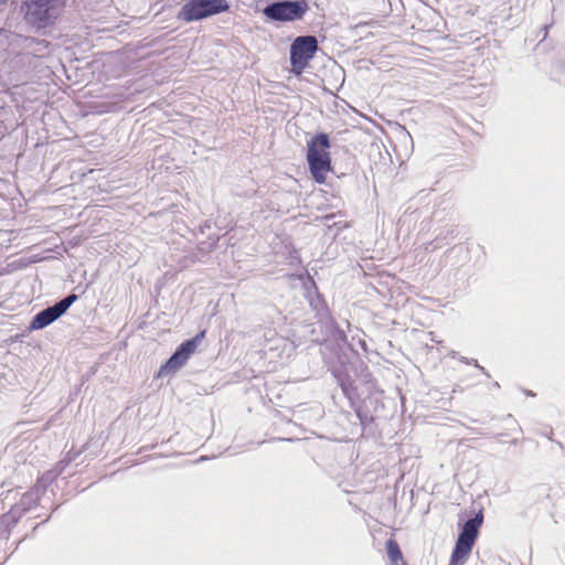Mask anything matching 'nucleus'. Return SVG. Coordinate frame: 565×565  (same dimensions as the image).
Returning <instances> with one entry per match:
<instances>
[{
    "label": "nucleus",
    "mask_w": 565,
    "mask_h": 565,
    "mask_svg": "<svg viewBox=\"0 0 565 565\" xmlns=\"http://www.w3.org/2000/svg\"><path fill=\"white\" fill-rule=\"evenodd\" d=\"M350 407L360 420L362 436L376 438L381 436V427L393 418L396 403L375 386L374 381L363 384L347 395Z\"/></svg>",
    "instance_id": "obj_1"
},
{
    "label": "nucleus",
    "mask_w": 565,
    "mask_h": 565,
    "mask_svg": "<svg viewBox=\"0 0 565 565\" xmlns=\"http://www.w3.org/2000/svg\"><path fill=\"white\" fill-rule=\"evenodd\" d=\"M326 364L344 397L373 380L369 366L354 349L340 350Z\"/></svg>",
    "instance_id": "obj_2"
},
{
    "label": "nucleus",
    "mask_w": 565,
    "mask_h": 565,
    "mask_svg": "<svg viewBox=\"0 0 565 565\" xmlns=\"http://www.w3.org/2000/svg\"><path fill=\"white\" fill-rule=\"evenodd\" d=\"M68 0H20L19 14L33 32L44 34L53 28Z\"/></svg>",
    "instance_id": "obj_3"
},
{
    "label": "nucleus",
    "mask_w": 565,
    "mask_h": 565,
    "mask_svg": "<svg viewBox=\"0 0 565 565\" xmlns=\"http://www.w3.org/2000/svg\"><path fill=\"white\" fill-rule=\"evenodd\" d=\"M331 139L328 132L317 131L307 141L306 161L311 179L324 184L328 173L335 174L331 157Z\"/></svg>",
    "instance_id": "obj_4"
},
{
    "label": "nucleus",
    "mask_w": 565,
    "mask_h": 565,
    "mask_svg": "<svg viewBox=\"0 0 565 565\" xmlns=\"http://www.w3.org/2000/svg\"><path fill=\"white\" fill-rule=\"evenodd\" d=\"M310 10L308 0H271L257 9L263 13L266 23L284 24L303 19Z\"/></svg>",
    "instance_id": "obj_5"
},
{
    "label": "nucleus",
    "mask_w": 565,
    "mask_h": 565,
    "mask_svg": "<svg viewBox=\"0 0 565 565\" xmlns=\"http://www.w3.org/2000/svg\"><path fill=\"white\" fill-rule=\"evenodd\" d=\"M230 11L231 3L227 0H185L177 13V20L189 24Z\"/></svg>",
    "instance_id": "obj_6"
},
{
    "label": "nucleus",
    "mask_w": 565,
    "mask_h": 565,
    "mask_svg": "<svg viewBox=\"0 0 565 565\" xmlns=\"http://www.w3.org/2000/svg\"><path fill=\"white\" fill-rule=\"evenodd\" d=\"M320 50L318 39L315 35H299L294 39L289 46V72L296 77H300L310 66Z\"/></svg>",
    "instance_id": "obj_7"
},
{
    "label": "nucleus",
    "mask_w": 565,
    "mask_h": 565,
    "mask_svg": "<svg viewBox=\"0 0 565 565\" xmlns=\"http://www.w3.org/2000/svg\"><path fill=\"white\" fill-rule=\"evenodd\" d=\"M206 335V330H200L195 335L182 341L172 354L160 365L156 377H167L180 371L195 353Z\"/></svg>",
    "instance_id": "obj_8"
},
{
    "label": "nucleus",
    "mask_w": 565,
    "mask_h": 565,
    "mask_svg": "<svg viewBox=\"0 0 565 565\" xmlns=\"http://www.w3.org/2000/svg\"><path fill=\"white\" fill-rule=\"evenodd\" d=\"M77 300L78 295L75 292H70L67 296L55 301L53 305L41 309L29 321L26 331L32 332L43 330L51 326L61 317H63Z\"/></svg>",
    "instance_id": "obj_9"
},
{
    "label": "nucleus",
    "mask_w": 565,
    "mask_h": 565,
    "mask_svg": "<svg viewBox=\"0 0 565 565\" xmlns=\"http://www.w3.org/2000/svg\"><path fill=\"white\" fill-rule=\"evenodd\" d=\"M484 521V509L479 507L478 510L471 508L463 510L458 515V537L476 543L480 529Z\"/></svg>",
    "instance_id": "obj_10"
},
{
    "label": "nucleus",
    "mask_w": 565,
    "mask_h": 565,
    "mask_svg": "<svg viewBox=\"0 0 565 565\" xmlns=\"http://www.w3.org/2000/svg\"><path fill=\"white\" fill-rule=\"evenodd\" d=\"M323 330V333L327 337L326 341H330V351L331 355L341 351H345L347 349H353L352 344L348 341V335L344 330L339 326L333 316L324 319L319 322Z\"/></svg>",
    "instance_id": "obj_11"
},
{
    "label": "nucleus",
    "mask_w": 565,
    "mask_h": 565,
    "mask_svg": "<svg viewBox=\"0 0 565 565\" xmlns=\"http://www.w3.org/2000/svg\"><path fill=\"white\" fill-rule=\"evenodd\" d=\"M476 543L457 536L448 565H465Z\"/></svg>",
    "instance_id": "obj_12"
},
{
    "label": "nucleus",
    "mask_w": 565,
    "mask_h": 565,
    "mask_svg": "<svg viewBox=\"0 0 565 565\" xmlns=\"http://www.w3.org/2000/svg\"><path fill=\"white\" fill-rule=\"evenodd\" d=\"M41 495L42 493L39 492V489L32 487L21 495L19 502L10 503V507L12 509L21 510L22 518L26 512L39 504Z\"/></svg>",
    "instance_id": "obj_13"
},
{
    "label": "nucleus",
    "mask_w": 565,
    "mask_h": 565,
    "mask_svg": "<svg viewBox=\"0 0 565 565\" xmlns=\"http://www.w3.org/2000/svg\"><path fill=\"white\" fill-rule=\"evenodd\" d=\"M457 236H458V230L455 225L446 227V228L441 230L436 235V237L426 245L425 249L427 252H434L438 248L444 247L445 245L450 244L451 242L455 241V238Z\"/></svg>",
    "instance_id": "obj_14"
},
{
    "label": "nucleus",
    "mask_w": 565,
    "mask_h": 565,
    "mask_svg": "<svg viewBox=\"0 0 565 565\" xmlns=\"http://www.w3.org/2000/svg\"><path fill=\"white\" fill-rule=\"evenodd\" d=\"M21 519V510L12 509L2 513L0 516V535L8 539L11 530L18 524Z\"/></svg>",
    "instance_id": "obj_15"
},
{
    "label": "nucleus",
    "mask_w": 565,
    "mask_h": 565,
    "mask_svg": "<svg viewBox=\"0 0 565 565\" xmlns=\"http://www.w3.org/2000/svg\"><path fill=\"white\" fill-rule=\"evenodd\" d=\"M315 297L310 299V307L316 311V317L318 318V322L323 321L324 319L332 316L328 303L320 291L313 292Z\"/></svg>",
    "instance_id": "obj_16"
},
{
    "label": "nucleus",
    "mask_w": 565,
    "mask_h": 565,
    "mask_svg": "<svg viewBox=\"0 0 565 565\" xmlns=\"http://www.w3.org/2000/svg\"><path fill=\"white\" fill-rule=\"evenodd\" d=\"M385 551L387 558L390 559L391 565H398L402 562V565L406 563L403 557L402 550L397 541L393 537H390L385 542Z\"/></svg>",
    "instance_id": "obj_17"
},
{
    "label": "nucleus",
    "mask_w": 565,
    "mask_h": 565,
    "mask_svg": "<svg viewBox=\"0 0 565 565\" xmlns=\"http://www.w3.org/2000/svg\"><path fill=\"white\" fill-rule=\"evenodd\" d=\"M58 478V472L45 471L41 475L33 488L39 489L40 493H44L46 489Z\"/></svg>",
    "instance_id": "obj_18"
},
{
    "label": "nucleus",
    "mask_w": 565,
    "mask_h": 565,
    "mask_svg": "<svg viewBox=\"0 0 565 565\" xmlns=\"http://www.w3.org/2000/svg\"><path fill=\"white\" fill-rule=\"evenodd\" d=\"M218 241H220V236H215L213 238L209 237L207 241L200 242L198 247L201 252L211 253L217 248Z\"/></svg>",
    "instance_id": "obj_19"
},
{
    "label": "nucleus",
    "mask_w": 565,
    "mask_h": 565,
    "mask_svg": "<svg viewBox=\"0 0 565 565\" xmlns=\"http://www.w3.org/2000/svg\"><path fill=\"white\" fill-rule=\"evenodd\" d=\"M9 113L10 110L7 107L0 106V140L9 132V128L4 124L8 119Z\"/></svg>",
    "instance_id": "obj_20"
},
{
    "label": "nucleus",
    "mask_w": 565,
    "mask_h": 565,
    "mask_svg": "<svg viewBox=\"0 0 565 565\" xmlns=\"http://www.w3.org/2000/svg\"><path fill=\"white\" fill-rule=\"evenodd\" d=\"M302 284L309 295L311 292L319 291L316 280L309 273L306 274V278L302 279Z\"/></svg>",
    "instance_id": "obj_21"
},
{
    "label": "nucleus",
    "mask_w": 565,
    "mask_h": 565,
    "mask_svg": "<svg viewBox=\"0 0 565 565\" xmlns=\"http://www.w3.org/2000/svg\"><path fill=\"white\" fill-rule=\"evenodd\" d=\"M83 452V450H75V449H70L66 455L64 456V458L62 459V463L64 465H70L71 462H73L74 460H76V458Z\"/></svg>",
    "instance_id": "obj_22"
},
{
    "label": "nucleus",
    "mask_w": 565,
    "mask_h": 565,
    "mask_svg": "<svg viewBox=\"0 0 565 565\" xmlns=\"http://www.w3.org/2000/svg\"><path fill=\"white\" fill-rule=\"evenodd\" d=\"M462 362L467 363V364H472L475 365L477 369H479L484 375H487L488 377L490 376L489 373L486 371V369L483 366H481L478 361L476 359H467V358H462L461 359Z\"/></svg>",
    "instance_id": "obj_23"
},
{
    "label": "nucleus",
    "mask_w": 565,
    "mask_h": 565,
    "mask_svg": "<svg viewBox=\"0 0 565 565\" xmlns=\"http://www.w3.org/2000/svg\"><path fill=\"white\" fill-rule=\"evenodd\" d=\"M18 494H19V492H18V491H15V490H9V491L7 492V494H6L4 499H2V501H1V503H2V508H1V509H2V510H4V505H6V501H7V500H10V499L15 500V498H17V495H18Z\"/></svg>",
    "instance_id": "obj_24"
},
{
    "label": "nucleus",
    "mask_w": 565,
    "mask_h": 565,
    "mask_svg": "<svg viewBox=\"0 0 565 565\" xmlns=\"http://www.w3.org/2000/svg\"><path fill=\"white\" fill-rule=\"evenodd\" d=\"M68 465L62 463V459L54 466V468L50 469L52 472H58V477L63 473L64 469Z\"/></svg>",
    "instance_id": "obj_25"
},
{
    "label": "nucleus",
    "mask_w": 565,
    "mask_h": 565,
    "mask_svg": "<svg viewBox=\"0 0 565 565\" xmlns=\"http://www.w3.org/2000/svg\"><path fill=\"white\" fill-rule=\"evenodd\" d=\"M211 228V224L209 221H205L203 224H200L199 227H198V232L200 234H204L206 230H210Z\"/></svg>",
    "instance_id": "obj_26"
},
{
    "label": "nucleus",
    "mask_w": 565,
    "mask_h": 565,
    "mask_svg": "<svg viewBox=\"0 0 565 565\" xmlns=\"http://www.w3.org/2000/svg\"><path fill=\"white\" fill-rule=\"evenodd\" d=\"M51 516H52V513H51V514H50V515H49L44 521H42L41 523H38L35 526H33V529H32V534H33V533H34V532H35V531H36V530H38L42 524L46 523V522L51 519Z\"/></svg>",
    "instance_id": "obj_27"
},
{
    "label": "nucleus",
    "mask_w": 565,
    "mask_h": 565,
    "mask_svg": "<svg viewBox=\"0 0 565 565\" xmlns=\"http://www.w3.org/2000/svg\"><path fill=\"white\" fill-rule=\"evenodd\" d=\"M403 136H404L405 138H412V137H411V135H409V132H408L405 128H403Z\"/></svg>",
    "instance_id": "obj_28"
},
{
    "label": "nucleus",
    "mask_w": 565,
    "mask_h": 565,
    "mask_svg": "<svg viewBox=\"0 0 565 565\" xmlns=\"http://www.w3.org/2000/svg\"><path fill=\"white\" fill-rule=\"evenodd\" d=\"M333 217H334L333 214H328V215L324 216V220L329 221V220H332Z\"/></svg>",
    "instance_id": "obj_29"
},
{
    "label": "nucleus",
    "mask_w": 565,
    "mask_h": 565,
    "mask_svg": "<svg viewBox=\"0 0 565 565\" xmlns=\"http://www.w3.org/2000/svg\"><path fill=\"white\" fill-rule=\"evenodd\" d=\"M332 226L337 227L338 230H341V228L343 227V226H341V225H340V223H337V222H335V223H333V225H332Z\"/></svg>",
    "instance_id": "obj_30"
},
{
    "label": "nucleus",
    "mask_w": 565,
    "mask_h": 565,
    "mask_svg": "<svg viewBox=\"0 0 565 565\" xmlns=\"http://www.w3.org/2000/svg\"><path fill=\"white\" fill-rule=\"evenodd\" d=\"M526 395L534 396V393L532 391H525Z\"/></svg>",
    "instance_id": "obj_31"
},
{
    "label": "nucleus",
    "mask_w": 565,
    "mask_h": 565,
    "mask_svg": "<svg viewBox=\"0 0 565 565\" xmlns=\"http://www.w3.org/2000/svg\"><path fill=\"white\" fill-rule=\"evenodd\" d=\"M9 0H0V7L6 4Z\"/></svg>",
    "instance_id": "obj_32"
},
{
    "label": "nucleus",
    "mask_w": 565,
    "mask_h": 565,
    "mask_svg": "<svg viewBox=\"0 0 565 565\" xmlns=\"http://www.w3.org/2000/svg\"><path fill=\"white\" fill-rule=\"evenodd\" d=\"M455 249V246L446 250V255Z\"/></svg>",
    "instance_id": "obj_33"
},
{
    "label": "nucleus",
    "mask_w": 565,
    "mask_h": 565,
    "mask_svg": "<svg viewBox=\"0 0 565 565\" xmlns=\"http://www.w3.org/2000/svg\"><path fill=\"white\" fill-rule=\"evenodd\" d=\"M58 508H60V505H55V507L53 508L52 513H53V512H55Z\"/></svg>",
    "instance_id": "obj_34"
},
{
    "label": "nucleus",
    "mask_w": 565,
    "mask_h": 565,
    "mask_svg": "<svg viewBox=\"0 0 565 565\" xmlns=\"http://www.w3.org/2000/svg\"><path fill=\"white\" fill-rule=\"evenodd\" d=\"M493 385H494V387H499L500 386L498 382H494Z\"/></svg>",
    "instance_id": "obj_35"
},
{
    "label": "nucleus",
    "mask_w": 565,
    "mask_h": 565,
    "mask_svg": "<svg viewBox=\"0 0 565 565\" xmlns=\"http://www.w3.org/2000/svg\"><path fill=\"white\" fill-rule=\"evenodd\" d=\"M2 183H3V179H2V178H0V185H1Z\"/></svg>",
    "instance_id": "obj_36"
},
{
    "label": "nucleus",
    "mask_w": 565,
    "mask_h": 565,
    "mask_svg": "<svg viewBox=\"0 0 565 565\" xmlns=\"http://www.w3.org/2000/svg\"><path fill=\"white\" fill-rule=\"evenodd\" d=\"M403 565H407V563H404Z\"/></svg>",
    "instance_id": "obj_37"
}]
</instances>
